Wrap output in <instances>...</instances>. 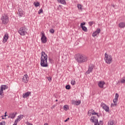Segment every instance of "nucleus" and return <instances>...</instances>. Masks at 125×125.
<instances>
[{"label": "nucleus", "mask_w": 125, "mask_h": 125, "mask_svg": "<svg viewBox=\"0 0 125 125\" xmlns=\"http://www.w3.org/2000/svg\"><path fill=\"white\" fill-rule=\"evenodd\" d=\"M71 84H72V85H75V84H76V81L74 80H71Z\"/></svg>", "instance_id": "nucleus-28"}, {"label": "nucleus", "mask_w": 125, "mask_h": 125, "mask_svg": "<svg viewBox=\"0 0 125 125\" xmlns=\"http://www.w3.org/2000/svg\"><path fill=\"white\" fill-rule=\"evenodd\" d=\"M104 61H105V63L106 64H110L112 63V61H113V58L111 55L107 54V53L104 54Z\"/></svg>", "instance_id": "nucleus-4"}, {"label": "nucleus", "mask_w": 125, "mask_h": 125, "mask_svg": "<svg viewBox=\"0 0 125 125\" xmlns=\"http://www.w3.org/2000/svg\"><path fill=\"white\" fill-rule=\"evenodd\" d=\"M94 68V65L93 64H90L88 66V70L86 72V74H89L91 72H92V70Z\"/></svg>", "instance_id": "nucleus-9"}, {"label": "nucleus", "mask_w": 125, "mask_h": 125, "mask_svg": "<svg viewBox=\"0 0 125 125\" xmlns=\"http://www.w3.org/2000/svg\"><path fill=\"white\" fill-rule=\"evenodd\" d=\"M119 98V94L116 93L115 99H113V103L114 104H111L112 105H114V106H117V103H118V99Z\"/></svg>", "instance_id": "nucleus-10"}, {"label": "nucleus", "mask_w": 125, "mask_h": 125, "mask_svg": "<svg viewBox=\"0 0 125 125\" xmlns=\"http://www.w3.org/2000/svg\"><path fill=\"white\" fill-rule=\"evenodd\" d=\"M121 83H125V77H123V79L121 81Z\"/></svg>", "instance_id": "nucleus-33"}, {"label": "nucleus", "mask_w": 125, "mask_h": 125, "mask_svg": "<svg viewBox=\"0 0 125 125\" xmlns=\"http://www.w3.org/2000/svg\"><path fill=\"white\" fill-rule=\"evenodd\" d=\"M68 105H65L63 106V109L65 110V111H67V110H68Z\"/></svg>", "instance_id": "nucleus-30"}, {"label": "nucleus", "mask_w": 125, "mask_h": 125, "mask_svg": "<svg viewBox=\"0 0 125 125\" xmlns=\"http://www.w3.org/2000/svg\"><path fill=\"white\" fill-rule=\"evenodd\" d=\"M82 30L84 32H87V28L85 26H82L81 27Z\"/></svg>", "instance_id": "nucleus-24"}, {"label": "nucleus", "mask_w": 125, "mask_h": 125, "mask_svg": "<svg viewBox=\"0 0 125 125\" xmlns=\"http://www.w3.org/2000/svg\"><path fill=\"white\" fill-rule=\"evenodd\" d=\"M16 115H17V112L11 113L9 114L8 118H10V119H14V118L16 117Z\"/></svg>", "instance_id": "nucleus-16"}, {"label": "nucleus", "mask_w": 125, "mask_h": 125, "mask_svg": "<svg viewBox=\"0 0 125 125\" xmlns=\"http://www.w3.org/2000/svg\"><path fill=\"white\" fill-rule=\"evenodd\" d=\"M27 31L28 29L26 28V26H24L23 27L20 28L18 32L20 36H26Z\"/></svg>", "instance_id": "nucleus-3"}, {"label": "nucleus", "mask_w": 125, "mask_h": 125, "mask_svg": "<svg viewBox=\"0 0 125 125\" xmlns=\"http://www.w3.org/2000/svg\"><path fill=\"white\" fill-rule=\"evenodd\" d=\"M8 88V86L6 85H1L0 88V96H3V91Z\"/></svg>", "instance_id": "nucleus-6"}, {"label": "nucleus", "mask_w": 125, "mask_h": 125, "mask_svg": "<svg viewBox=\"0 0 125 125\" xmlns=\"http://www.w3.org/2000/svg\"><path fill=\"white\" fill-rule=\"evenodd\" d=\"M7 112H5V115H6V113H7Z\"/></svg>", "instance_id": "nucleus-49"}, {"label": "nucleus", "mask_w": 125, "mask_h": 125, "mask_svg": "<svg viewBox=\"0 0 125 125\" xmlns=\"http://www.w3.org/2000/svg\"><path fill=\"white\" fill-rule=\"evenodd\" d=\"M75 60L79 64H82V63H85L87 62L88 58L86 55L82 54H77L75 57Z\"/></svg>", "instance_id": "nucleus-1"}, {"label": "nucleus", "mask_w": 125, "mask_h": 125, "mask_svg": "<svg viewBox=\"0 0 125 125\" xmlns=\"http://www.w3.org/2000/svg\"><path fill=\"white\" fill-rule=\"evenodd\" d=\"M92 113H94V112H92Z\"/></svg>", "instance_id": "nucleus-51"}, {"label": "nucleus", "mask_w": 125, "mask_h": 125, "mask_svg": "<svg viewBox=\"0 0 125 125\" xmlns=\"http://www.w3.org/2000/svg\"><path fill=\"white\" fill-rule=\"evenodd\" d=\"M66 89H71V86L70 85H66L65 86Z\"/></svg>", "instance_id": "nucleus-31"}, {"label": "nucleus", "mask_w": 125, "mask_h": 125, "mask_svg": "<svg viewBox=\"0 0 125 125\" xmlns=\"http://www.w3.org/2000/svg\"><path fill=\"white\" fill-rule=\"evenodd\" d=\"M70 120V118H67L65 120H64V123H67V121H69Z\"/></svg>", "instance_id": "nucleus-42"}, {"label": "nucleus", "mask_w": 125, "mask_h": 125, "mask_svg": "<svg viewBox=\"0 0 125 125\" xmlns=\"http://www.w3.org/2000/svg\"><path fill=\"white\" fill-rule=\"evenodd\" d=\"M44 125H48L47 124V123H45V124H44Z\"/></svg>", "instance_id": "nucleus-43"}, {"label": "nucleus", "mask_w": 125, "mask_h": 125, "mask_svg": "<svg viewBox=\"0 0 125 125\" xmlns=\"http://www.w3.org/2000/svg\"><path fill=\"white\" fill-rule=\"evenodd\" d=\"M43 10L42 9H41L39 11H38V14H41V13H43Z\"/></svg>", "instance_id": "nucleus-35"}, {"label": "nucleus", "mask_w": 125, "mask_h": 125, "mask_svg": "<svg viewBox=\"0 0 125 125\" xmlns=\"http://www.w3.org/2000/svg\"><path fill=\"white\" fill-rule=\"evenodd\" d=\"M29 79V76L27 74H25L22 79L21 81L23 82V83H27L29 81L28 80Z\"/></svg>", "instance_id": "nucleus-11"}, {"label": "nucleus", "mask_w": 125, "mask_h": 125, "mask_svg": "<svg viewBox=\"0 0 125 125\" xmlns=\"http://www.w3.org/2000/svg\"><path fill=\"white\" fill-rule=\"evenodd\" d=\"M48 81H49V82H51V81H52V77H48Z\"/></svg>", "instance_id": "nucleus-39"}, {"label": "nucleus", "mask_w": 125, "mask_h": 125, "mask_svg": "<svg viewBox=\"0 0 125 125\" xmlns=\"http://www.w3.org/2000/svg\"><path fill=\"white\" fill-rule=\"evenodd\" d=\"M82 103V102L81 100H79L78 101H76L75 100L72 101V105H76V106H78V105H80Z\"/></svg>", "instance_id": "nucleus-14"}, {"label": "nucleus", "mask_w": 125, "mask_h": 125, "mask_svg": "<svg viewBox=\"0 0 125 125\" xmlns=\"http://www.w3.org/2000/svg\"><path fill=\"white\" fill-rule=\"evenodd\" d=\"M2 120H3V119H4V118H3V117H2Z\"/></svg>", "instance_id": "nucleus-50"}, {"label": "nucleus", "mask_w": 125, "mask_h": 125, "mask_svg": "<svg viewBox=\"0 0 125 125\" xmlns=\"http://www.w3.org/2000/svg\"><path fill=\"white\" fill-rule=\"evenodd\" d=\"M40 64L41 67H48V63H47V55L45 54V52L44 51L41 52Z\"/></svg>", "instance_id": "nucleus-2"}, {"label": "nucleus", "mask_w": 125, "mask_h": 125, "mask_svg": "<svg viewBox=\"0 0 125 125\" xmlns=\"http://www.w3.org/2000/svg\"><path fill=\"white\" fill-rule=\"evenodd\" d=\"M95 120H98L97 119H96V116L91 117L90 118V122L91 123H94V121H95Z\"/></svg>", "instance_id": "nucleus-23"}, {"label": "nucleus", "mask_w": 125, "mask_h": 125, "mask_svg": "<svg viewBox=\"0 0 125 125\" xmlns=\"http://www.w3.org/2000/svg\"><path fill=\"white\" fill-rule=\"evenodd\" d=\"M22 116H23V115H20L19 116H18L17 119L19 120H22Z\"/></svg>", "instance_id": "nucleus-34"}, {"label": "nucleus", "mask_w": 125, "mask_h": 125, "mask_svg": "<svg viewBox=\"0 0 125 125\" xmlns=\"http://www.w3.org/2000/svg\"><path fill=\"white\" fill-rule=\"evenodd\" d=\"M119 28H125V23L124 22H120L118 25Z\"/></svg>", "instance_id": "nucleus-21"}, {"label": "nucleus", "mask_w": 125, "mask_h": 125, "mask_svg": "<svg viewBox=\"0 0 125 125\" xmlns=\"http://www.w3.org/2000/svg\"><path fill=\"white\" fill-rule=\"evenodd\" d=\"M101 107H102L103 109H104L105 112H109V111H110L109 106H107V105H106V104H104V103H102L101 104Z\"/></svg>", "instance_id": "nucleus-8"}, {"label": "nucleus", "mask_w": 125, "mask_h": 125, "mask_svg": "<svg viewBox=\"0 0 125 125\" xmlns=\"http://www.w3.org/2000/svg\"><path fill=\"white\" fill-rule=\"evenodd\" d=\"M95 32H96V33L98 34H100V32H101V29H100V28H98Z\"/></svg>", "instance_id": "nucleus-29"}, {"label": "nucleus", "mask_w": 125, "mask_h": 125, "mask_svg": "<svg viewBox=\"0 0 125 125\" xmlns=\"http://www.w3.org/2000/svg\"><path fill=\"white\" fill-rule=\"evenodd\" d=\"M89 112H94V113H92V115H97V117L98 118H99L100 117V116L99 115H98V113H96L94 110L93 109H91V110H89V111L88 112V114H89Z\"/></svg>", "instance_id": "nucleus-17"}, {"label": "nucleus", "mask_w": 125, "mask_h": 125, "mask_svg": "<svg viewBox=\"0 0 125 125\" xmlns=\"http://www.w3.org/2000/svg\"><path fill=\"white\" fill-rule=\"evenodd\" d=\"M94 125H100V124L98 123V119H95V121H94Z\"/></svg>", "instance_id": "nucleus-27"}, {"label": "nucleus", "mask_w": 125, "mask_h": 125, "mask_svg": "<svg viewBox=\"0 0 125 125\" xmlns=\"http://www.w3.org/2000/svg\"><path fill=\"white\" fill-rule=\"evenodd\" d=\"M108 125H115V121L112 119L109 120L108 122Z\"/></svg>", "instance_id": "nucleus-20"}, {"label": "nucleus", "mask_w": 125, "mask_h": 125, "mask_svg": "<svg viewBox=\"0 0 125 125\" xmlns=\"http://www.w3.org/2000/svg\"><path fill=\"white\" fill-rule=\"evenodd\" d=\"M32 93L31 92H26L25 93H23L22 95L23 98H27V97H28L30 95H31V94Z\"/></svg>", "instance_id": "nucleus-15"}, {"label": "nucleus", "mask_w": 125, "mask_h": 125, "mask_svg": "<svg viewBox=\"0 0 125 125\" xmlns=\"http://www.w3.org/2000/svg\"><path fill=\"white\" fill-rule=\"evenodd\" d=\"M94 23V22L93 21H90L88 22V24H89V26H92V25H93Z\"/></svg>", "instance_id": "nucleus-38"}, {"label": "nucleus", "mask_w": 125, "mask_h": 125, "mask_svg": "<svg viewBox=\"0 0 125 125\" xmlns=\"http://www.w3.org/2000/svg\"><path fill=\"white\" fill-rule=\"evenodd\" d=\"M112 6H113V7H115V5L114 4L112 5Z\"/></svg>", "instance_id": "nucleus-44"}, {"label": "nucleus", "mask_w": 125, "mask_h": 125, "mask_svg": "<svg viewBox=\"0 0 125 125\" xmlns=\"http://www.w3.org/2000/svg\"><path fill=\"white\" fill-rule=\"evenodd\" d=\"M8 38H9L8 33H5L3 36L2 43H5L6 42H7V40H8Z\"/></svg>", "instance_id": "nucleus-12"}, {"label": "nucleus", "mask_w": 125, "mask_h": 125, "mask_svg": "<svg viewBox=\"0 0 125 125\" xmlns=\"http://www.w3.org/2000/svg\"><path fill=\"white\" fill-rule=\"evenodd\" d=\"M1 20L2 21V24H4V25L7 24L9 21L8 16H7V15L5 14H4L2 16V17H1Z\"/></svg>", "instance_id": "nucleus-5"}, {"label": "nucleus", "mask_w": 125, "mask_h": 125, "mask_svg": "<svg viewBox=\"0 0 125 125\" xmlns=\"http://www.w3.org/2000/svg\"><path fill=\"white\" fill-rule=\"evenodd\" d=\"M56 102H58V100H56Z\"/></svg>", "instance_id": "nucleus-45"}, {"label": "nucleus", "mask_w": 125, "mask_h": 125, "mask_svg": "<svg viewBox=\"0 0 125 125\" xmlns=\"http://www.w3.org/2000/svg\"><path fill=\"white\" fill-rule=\"evenodd\" d=\"M77 7L79 9V10H80V11H83V5H82V4H77Z\"/></svg>", "instance_id": "nucleus-22"}, {"label": "nucleus", "mask_w": 125, "mask_h": 125, "mask_svg": "<svg viewBox=\"0 0 125 125\" xmlns=\"http://www.w3.org/2000/svg\"><path fill=\"white\" fill-rule=\"evenodd\" d=\"M49 61L51 63H53V60H52V59L49 58Z\"/></svg>", "instance_id": "nucleus-41"}, {"label": "nucleus", "mask_w": 125, "mask_h": 125, "mask_svg": "<svg viewBox=\"0 0 125 125\" xmlns=\"http://www.w3.org/2000/svg\"><path fill=\"white\" fill-rule=\"evenodd\" d=\"M23 117H24V115H22V116H21V119H23Z\"/></svg>", "instance_id": "nucleus-46"}, {"label": "nucleus", "mask_w": 125, "mask_h": 125, "mask_svg": "<svg viewBox=\"0 0 125 125\" xmlns=\"http://www.w3.org/2000/svg\"><path fill=\"white\" fill-rule=\"evenodd\" d=\"M34 4L35 7H38V6H40V2H37L36 3H35L34 2Z\"/></svg>", "instance_id": "nucleus-26"}, {"label": "nucleus", "mask_w": 125, "mask_h": 125, "mask_svg": "<svg viewBox=\"0 0 125 125\" xmlns=\"http://www.w3.org/2000/svg\"><path fill=\"white\" fill-rule=\"evenodd\" d=\"M84 25H85V22H82L80 24V27H84Z\"/></svg>", "instance_id": "nucleus-32"}, {"label": "nucleus", "mask_w": 125, "mask_h": 125, "mask_svg": "<svg viewBox=\"0 0 125 125\" xmlns=\"http://www.w3.org/2000/svg\"><path fill=\"white\" fill-rule=\"evenodd\" d=\"M59 3H61V4H63L64 5H66L67 4V2L65 0H57Z\"/></svg>", "instance_id": "nucleus-18"}, {"label": "nucleus", "mask_w": 125, "mask_h": 125, "mask_svg": "<svg viewBox=\"0 0 125 125\" xmlns=\"http://www.w3.org/2000/svg\"><path fill=\"white\" fill-rule=\"evenodd\" d=\"M41 42L42 43H46L47 42V38L46 36H45V34L44 33H42V37H41Z\"/></svg>", "instance_id": "nucleus-7"}, {"label": "nucleus", "mask_w": 125, "mask_h": 125, "mask_svg": "<svg viewBox=\"0 0 125 125\" xmlns=\"http://www.w3.org/2000/svg\"><path fill=\"white\" fill-rule=\"evenodd\" d=\"M18 11H19V16L20 17H22V16H23V15H24V12L23 11V10H22V9H19Z\"/></svg>", "instance_id": "nucleus-19"}, {"label": "nucleus", "mask_w": 125, "mask_h": 125, "mask_svg": "<svg viewBox=\"0 0 125 125\" xmlns=\"http://www.w3.org/2000/svg\"><path fill=\"white\" fill-rule=\"evenodd\" d=\"M49 31H50V32H51V34H54V29H50V30H49Z\"/></svg>", "instance_id": "nucleus-37"}, {"label": "nucleus", "mask_w": 125, "mask_h": 125, "mask_svg": "<svg viewBox=\"0 0 125 125\" xmlns=\"http://www.w3.org/2000/svg\"><path fill=\"white\" fill-rule=\"evenodd\" d=\"M0 125H5V122L2 121V122H0Z\"/></svg>", "instance_id": "nucleus-40"}, {"label": "nucleus", "mask_w": 125, "mask_h": 125, "mask_svg": "<svg viewBox=\"0 0 125 125\" xmlns=\"http://www.w3.org/2000/svg\"><path fill=\"white\" fill-rule=\"evenodd\" d=\"M104 84H105V82L104 81H100L98 83V85L100 88H103L104 87Z\"/></svg>", "instance_id": "nucleus-13"}, {"label": "nucleus", "mask_w": 125, "mask_h": 125, "mask_svg": "<svg viewBox=\"0 0 125 125\" xmlns=\"http://www.w3.org/2000/svg\"><path fill=\"white\" fill-rule=\"evenodd\" d=\"M98 33H96V32H94V33H93L92 34V37H96V36H97Z\"/></svg>", "instance_id": "nucleus-36"}, {"label": "nucleus", "mask_w": 125, "mask_h": 125, "mask_svg": "<svg viewBox=\"0 0 125 125\" xmlns=\"http://www.w3.org/2000/svg\"><path fill=\"white\" fill-rule=\"evenodd\" d=\"M19 122H20V120L18 119V118H17L14 122V125H17V124H18Z\"/></svg>", "instance_id": "nucleus-25"}, {"label": "nucleus", "mask_w": 125, "mask_h": 125, "mask_svg": "<svg viewBox=\"0 0 125 125\" xmlns=\"http://www.w3.org/2000/svg\"><path fill=\"white\" fill-rule=\"evenodd\" d=\"M61 6H62V5H59V7H61Z\"/></svg>", "instance_id": "nucleus-47"}, {"label": "nucleus", "mask_w": 125, "mask_h": 125, "mask_svg": "<svg viewBox=\"0 0 125 125\" xmlns=\"http://www.w3.org/2000/svg\"><path fill=\"white\" fill-rule=\"evenodd\" d=\"M6 116H7V115L5 114L4 117H6Z\"/></svg>", "instance_id": "nucleus-48"}]
</instances>
